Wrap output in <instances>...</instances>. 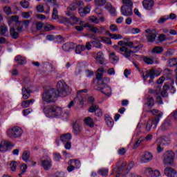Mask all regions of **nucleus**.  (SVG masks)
<instances>
[{
    "label": "nucleus",
    "instance_id": "c85d7f7f",
    "mask_svg": "<svg viewBox=\"0 0 177 177\" xmlns=\"http://www.w3.org/2000/svg\"><path fill=\"white\" fill-rule=\"evenodd\" d=\"M122 2L123 3L122 8L133 9V2H132V0H122Z\"/></svg>",
    "mask_w": 177,
    "mask_h": 177
},
{
    "label": "nucleus",
    "instance_id": "4c0bfd02",
    "mask_svg": "<svg viewBox=\"0 0 177 177\" xmlns=\"http://www.w3.org/2000/svg\"><path fill=\"white\" fill-rule=\"evenodd\" d=\"M106 34H108L110 37V38H111V39H122V36L120 34H111L110 33L109 31L106 32Z\"/></svg>",
    "mask_w": 177,
    "mask_h": 177
},
{
    "label": "nucleus",
    "instance_id": "f257e3e1",
    "mask_svg": "<svg viewBox=\"0 0 177 177\" xmlns=\"http://www.w3.org/2000/svg\"><path fill=\"white\" fill-rule=\"evenodd\" d=\"M41 109L44 114L48 118L54 117L56 118L60 117L63 113V109L56 105H47L41 106Z\"/></svg>",
    "mask_w": 177,
    "mask_h": 177
},
{
    "label": "nucleus",
    "instance_id": "f3484780",
    "mask_svg": "<svg viewBox=\"0 0 177 177\" xmlns=\"http://www.w3.org/2000/svg\"><path fill=\"white\" fill-rule=\"evenodd\" d=\"M164 174L167 177H177V171L171 167H166L164 169Z\"/></svg>",
    "mask_w": 177,
    "mask_h": 177
},
{
    "label": "nucleus",
    "instance_id": "5fc2aeb1",
    "mask_svg": "<svg viewBox=\"0 0 177 177\" xmlns=\"http://www.w3.org/2000/svg\"><path fill=\"white\" fill-rule=\"evenodd\" d=\"M20 5H21V6H22V8L27 9L30 6V3H28L26 0H23L20 2Z\"/></svg>",
    "mask_w": 177,
    "mask_h": 177
},
{
    "label": "nucleus",
    "instance_id": "20e7f679",
    "mask_svg": "<svg viewBox=\"0 0 177 177\" xmlns=\"http://www.w3.org/2000/svg\"><path fill=\"white\" fill-rule=\"evenodd\" d=\"M7 135L11 139H13V138L16 139L17 138H20V136L23 135V130L21 129V128L17 126H15L8 129Z\"/></svg>",
    "mask_w": 177,
    "mask_h": 177
},
{
    "label": "nucleus",
    "instance_id": "0eeeda50",
    "mask_svg": "<svg viewBox=\"0 0 177 177\" xmlns=\"http://www.w3.org/2000/svg\"><path fill=\"white\" fill-rule=\"evenodd\" d=\"M83 92L84 93H86L87 90L84 89V90L80 91L77 97L75 98L76 103H77V104H79L80 107H82L84 106V104L86 101V98H85V95L84 94H81Z\"/></svg>",
    "mask_w": 177,
    "mask_h": 177
},
{
    "label": "nucleus",
    "instance_id": "393cba45",
    "mask_svg": "<svg viewBox=\"0 0 177 177\" xmlns=\"http://www.w3.org/2000/svg\"><path fill=\"white\" fill-rule=\"evenodd\" d=\"M120 12L123 16H132L133 15V11L132 10V8H128L127 7H121Z\"/></svg>",
    "mask_w": 177,
    "mask_h": 177
},
{
    "label": "nucleus",
    "instance_id": "ddd939ff",
    "mask_svg": "<svg viewBox=\"0 0 177 177\" xmlns=\"http://www.w3.org/2000/svg\"><path fill=\"white\" fill-rule=\"evenodd\" d=\"M89 113H95L97 117H102L103 115V112L102 109L99 108V106L96 104H92L88 109Z\"/></svg>",
    "mask_w": 177,
    "mask_h": 177
},
{
    "label": "nucleus",
    "instance_id": "e2e57ef3",
    "mask_svg": "<svg viewBox=\"0 0 177 177\" xmlns=\"http://www.w3.org/2000/svg\"><path fill=\"white\" fill-rule=\"evenodd\" d=\"M109 30L112 32H115V31H118V27H117L115 24H111L109 27Z\"/></svg>",
    "mask_w": 177,
    "mask_h": 177
},
{
    "label": "nucleus",
    "instance_id": "aec40b11",
    "mask_svg": "<svg viewBox=\"0 0 177 177\" xmlns=\"http://www.w3.org/2000/svg\"><path fill=\"white\" fill-rule=\"evenodd\" d=\"M97 91H101L102 93L106 95V96H110L111 95V87L106 84L104 86H99Z\"/></svg>",
    "mask_w": 177,
    "mask_h": 177
},
{
    "label": "nucleus",
    "instance_id": "f704fd0d",
    "mask_svg": "<svg viewBox=\"0 0 177 177\" xmlns=\"http://www.w3.org/2000/svg\"><path fill=\"white\" fill-rule=\"evenodd\" d=\"M19 33L17 32L16 28H10V35H11L12 38H13V39H17V38H19Z\"/></svg>",
    "mask_w": 177,
    "mask_h": 177
},
{
    "label": "nucleus",
    "instance_id": "9b49d317",
    "mask_svg": "<svg viewBox=\"0 0 177 177\" xmlns=\"http://www.w3.org/2000/svg\"><path fill=\"white\" fill-rule=\"evenodd\" d=\"M144 174L149 177H158L160 175V171L153 170L151 167H146L144 170Z\"/></svg>",
    "mask_w": 177,
    "mask_h": 177
},
{
    "label": "nucleus",
    "instance_id": "7c9ffc66",
    "mask_svg": "<svg viewBox=\"0 0 177 177\" xmlns=\"http://www.w3.org/2000/svg\"><path fill=\"white\" fill-rule=\"evenodd\" d=\"M105 9H106L112 16H114L115 14V8L113 7L110 3H107L106 4Z\"/></svg>",
    "mask_w": 177,
    "mask_h": 177
},
{
    "label": "nucleus",
    "instance_id": "a211bd4d",
    "mask_svg": "<svg viewBox=\"0 0 177 177\" xmlns=\"http://www.w3.org/2000/svg\"><path fill=\"white\" fill-rule=\"evenodd\" d=\"M96 63H98L99 64L104 65L106 64V58H104V55L103 54V52L100 51L97 53L96 56L95 57Z\"/></svg>",
    "mask_w": 177,
    "mask_h": 177
},
{
    "label": "nucleus",
    "instance_id": "473e14b6",
    "mask_svg": "<svg viewBox=\"0 0 177 177\" xmlns=\"http://www.w3.org/2000/svg\"><path fill=\"white\" fill-rule=\"evenodd\" d=\"M109 59L113 64H115L120 60L118 56L115 55V53H111L109 55Z\"/></svg>",
    "mask_w": 177,
    "mask_h": 177
},
{
    "label": "nucleus",
    "instance_id": "b1692460",
    "mask_svg": "<svg viewBox=\"0 0 177 177\" xmlns=\"http://www.w3.org/2000/svg\"><path fill=\"white\" fill-rule=\"evenodd\" d=\"M142 5L145 9L147 10H151L153 6H154V1L153 0H144L142 1Z\"/></svg>",
    "mask_w": 177,
    "mask_h": 177
},
{
    "label": "nucleus",
    "instance_id": "de8ad7c7",
    "mask_svg": "<svg viewBox=\"0 0 177 177\" xmlns=\"http://www.w3.org/2000/svg\"><path fill=\"white\" fill-rule=\"evenodd\" d=\"M168 64L169 67H174V66H177V58H173L168 60Z\"/></svg>",
    "mask_w": 177,
    "mask_h": 177
},
{
    "label": "nucleus",
    "instance_id": "c03bdc74",
    "mask_svg": "<svg viewBox=\"0 0 177 177\" xmlns=\"http://www.w3.org/2000/svg\"><path fill=\"white\" fill-rule=\"evenodd\" d=\"M68 164H75L77 168H80L81 167V161H80V160H75V159L70 160Z\"/></svg>",
    "mask_w": 177,
    "mask_h": 177
},
{
    "label": "nucleus",
    "instance_id": "69168bd1",
    "mask_svg": "<svg viewBox=\"0 0 177 177\" xmlns=\"http://www.w3.org/2000/svg\"><path fill=\"white\" fill-rule=\"evenodd\" d=\"M55 28V27L50 24H47L45 27H44V30L45 31H52V30H53Z\"/></svg>",
    "mask_w": 177,
    "mask_h": 177
},
{
    "label": "nucleus",
    "instance_id": "680f3d73",
    "mask_svg": "<svg viewBox=\"0 0 177 177\" xmlns=\"http://www.w3.org/2000/svg\"><path fill=\"white\" fill-rule=\"evenodd\" d=\"M90 21L95 23V24H99V19H97L95 16H91L89 17Z\"/></svg>",
    "mask_w": 177,
    "mask_h": 177
},
{
    "label": "nucleus",
    "instance_id": "c9c22d12",
    "mask_svg": "<svg viewBox=\"0 0 177 177\" xmlns=\"http://www.w3.org/2000/svg\"><path fill=\"white\" fill-rule=\"evenodd\" d=\"M105 122L109 128H111L114 125V120H113V118L109 115L105 116Z\"/></svg>",
    "mask_w": 177,
    "mask_h": 177
},
{
    "label": "nucleus",
    "instance_id": "4468645a",
    "mask_svg": "<svg viewBox=\"0 0 177 177\" xmlns=\"http://www.w3.org/2000/svg\"><path fill=\"white\" fill-rule=\"evenodd\" d=\"M41 165L45 171H48L52 168V160L48 156H46L41 160Z\"/></svg>",
    "mask_w": 177,
    "mask_h": 177
},
{
    "label": "nucleus",
    "instance_id": "a19ab883",
    "mask_svg": "<svg viewBox=\"0 0 177 177\" xmlns=\"http://www.w3.org/2000/svg\"><path fill=\"white\" fill-rule=\"evenodd\" d=\"M30 156H31V153H30V151H25L23 152L22 153V160H24V161H28V159L30 158Z\"/></svg>",
    "mask_w": 177,
    "mask_h": 177
},
{
    "label": "nucleus",
    "instance_id": "9d476101",
    "mask_svg": "<svg viewBox=\"0 0 177 177\" xmlns=\"http://www.w3.org/2000/svg\"><path fill=\"white\" fill-rule=\"evenodd\" d=\"M150 113H151L153 115H155V118L153 120V123L155 124V128H156V126L158 125V123L160 122V120L162 117V112L157 109H153L150 111Z\"/></svg>",
    "mask_w": 177,
    "mask_h": 177
},
{
    "label": "nucleus",
    "instance_id": "412c9836",
    "mask_svg": "<svg viewBox=\"0 0 177 177\" xmlns=\"http://www.w3.org/2000/svg\"><path fill=\"white\" fill-rule=\"evenodd\" d=\"M75 48V44L73 42H67L62 45V50L64 52H71Z\"/></svg>",
    "mask_w": 177,
    "mask_h": 177
},
{
    "label": "nucleus",
    "instance_id": "ea45409f",
    "mask_svg": "<svg viewBox=\"0 0 177 177\" xmlns=\"http://www.w3.org/2000/svg\"><path fill=\"white\" fill-rule=\"evenodd\" d=\"M147 105L149 109H152L153 106H154V98H153V97H147Z\"/></svg>",
    "mask_w": 177,
    "mask_h": 177
},
{
    "label": "nucleus",
    "instance_id": "338daca9",
    "mask_svg": "<svg viewBox=\"0 0 177 177\" xmlns=\"http://www.w3.org/2000/svg\"><path fill=\"white\" fill-rule=\"evenodd\" d=\"M36 9L38 12H39V13H43V12H44V10H45V8H44V6H42V5H38L36 7Z\"/></svg>",
    "mask_w": 177,
    "mask_h": 177
},
{
    "label": "nucleus",
    "instance_id": "603ef678",
    "mask_svg": "<svg viewBox=\"0 0 177 177\" xmlns=\"http://www.w3.org/2000/svg\"><path fill=\"white\" fill-rule=\"evenodd\" d=\"M101 41L104 42V44H108V45H111L112 42L110 38L109 37H100Z\"/></svg>",
    "mask_w": 177,
    "mask_h": 177
},
{
    "label": "nucleus",
    "instance_id": "423d86ee",
    "mask_svg": "<svg viewBox=\"0 0 177 177\" xmlns=\"http://www.w3.org/2000/svg\"><path fill=\"white\" fill-rule=\"evenodd\" d=\"M61 142L64 145L66 150L71 149V133H64L60 136Z\"/></svg>",
    "mask_w": 177,
    "mask_h": 177
},
{
    "label": "nucleus",
    "instance_id": "13d9d810",
    "mask_svg": "<svg viewBox=\"0 0 177 177\" xmlns=\"http://www.w3.org/2000/svg\"><path fill=\"white\" fill-rule=\"evenodd\" d=\"M21 174H19V176H21L23 174H25V172L27 171V165L26 164H22L21 166Z\"/></svg>",
    "mask_w": 177,
    "mask_h": 177
},
{
    "label": "nucleus",
    "instance_id": "37998d69",
    "mask_svg": "<svg viewBox=\"0 0 177 177\" xmlns=\"http://www.w3.org/2000/svg\"><path fill=\"white\" fill-rule=\"evenodd\" d=\"M91 44H92L93 48H97V49H102V48H103V44L99 41H91Z\"/></svg>",
    "mask_w": 177,
    "mask_h": 177
},
{
    "label": "nucleus",
    "instance_id": "774afa93",
    "mask_svg": "<svg viewBox=\"0 0 177 177\" xmlns=\"http://www.w3.org/2000/svg\"><path fill=\"white\" fill-rule=\"evenodd\" d=\"M131 34H139L140 32V29L138 28H134L131 30Z\"/></svg>",
    "mask_w": 177,
    "mask_h": 177
},
{
    "label": "nucleus",
    "instance_id": "a878e982",
    "mask_svg": "<svg viewBox=\"0 0 177 177\" xmlns=\"http://www.w3.org/2000/svg\"><path fill=\"white\" fill-rule=\"evenodd\" d=\"M22 97L24 100H27L30 96H31V90L28 87H23L22 89Z\"/></svg>",
    "mask_w": 177,
    "mask_h": 177
},
{
    "label": "nucleus",
    "instance_id": "58836bf2",
    "mask_svg": "<svg viewBox=\"0 0 177 177\" xmlns=\"http://www.w3.org/2000/svg\"><path fill=\"white\" fill-rule=\"evenodd\" d=\"M34 102H35V100H34L32 99L29 100H25V101L22 102L21 106L24 109H27V107H29L30 104L31 103H34Z\"/></svg>",
    "mask_w": 177,
    "mask_h": 177
},
{
    "label": "nucleus",
    "instance_id": "c756f323",
    "mask_svg": "<svg viewBox=\"0 0 177 177\" xmlns=\"http://www.w3.org/2000/svg\"><path fill=\"white\" fill-rule=\"evenodd\" d=\"M15 62L17 63V64H26V63H27V61L26 60V58H24V57H22L21 55H17L15 57Z\"/></svg>",
    "mask_w": 177,
    "mask_h": 177
},
{
    "label": "nucleus",
    "instance_id": "2f4dec72",
    "mask_svg": "<svg viewBox=\"0 0 177 177\" xmlns=\"http://www.w3.org/2000/svg\"><path fill=\"white\" fill-rule=\"evenodd\" d=\"M163 52L164 48L161 46H155L151 50L153 55H160V53H162Z\"/></svg>",
    "mask_w": 177,
    "mask_h": 177
},
{
    "label": "nucleus",
    "instance_id": "a18cd8bd",
    "mask_svg": "<svg viewBox=\"0 0 177 177\" xmlns=\"http://www.w3.org/2000/svg\"><path fill=\"white\" fill-rule=\"evenodd\" d=\"M99 175H101V176H107L109 175V169H100L98 170Z\"/></svg>",
    "mask_w": 177,
    "mask_h": 177
},
{
    "label": "nucleus",
    "instance_id": "bb28decb",
    "mask_svg": "<svg viewBox=\"0 0 177 177\" xmlns=\"http://www.w3.org/2000/svg\"><path fill=\"white\" fill-rule=\"evenodd\" d=\"M169 128H171V120H165L160 127L161 131H168Z\"/></svg>",
    "mask_w": 177,
    "mask_h": 177
},
{
    "label": "nucleus",
    "instance_id": "49530a36",
    "mask_svg": "<svg viewBox=\"0 0 177 177\" xmlns=\"http://www.w3.org/2000/svg\"><path fill=\"white\" fill-rule=\"evenodd\" d=\"M52 19H53V20H57V19H59V14L56 8H54L53 10Z\"/></svg>",
    "mask_w": 177,
    "mask_h": 177
},
{
    "label": "nucleus",
    "instance_id": "1a4fd4ad",
    "mask_svg": "<svg viewBox=\"0 0 177 177\" xmlns=\"http://www.w3.org/2000/svg\"><path fill=\"white\" fill-rule=\"evenodd\" d=\"M115 50L118 51V53L124 52L123 55L127 59H129V57H131V54L133 53V51L128 49L126 46L118 47V46H115Z\"/></svg>",
    "mask_w": 177,
    "mask_h": 177
},
{
    "label": "nucleus",
    "instance_id": "bf43d9fd",
    "mask_svg": "<svg viewBox=\"0 0 177 177\" xmlns=\"http://www.w3.org/2000/svg\"><path fill=\"white\" fill-rule=\"evenodd\" d=\"M95 1L98 6H103L107 2V0H95Z\"/></svg>",
    "mask_w": 177,
    "mask_h": 177
},
{
    "label": "nucleus",
    "instance_id": "6e6d98bb",
    "mask_svg": "<svg viewBox=\"0 0 177 177\" xmlns=\"http://www.w3.org/2000/svg\"><path fill=\"white\" fill-rule=\"evenodd\" d=\"M156 143H159V144H160L162 146H165V145H168L167 141L165 140L164 138L158 139V140H156Z\"/></svg>",
    "mask_w": 177,
    "mask_h": 177
},
{
    "label": "nucleus",
    "instance_id": "864d4df0",
    "mask_svg": "<svg viewBox=\"0 0 177 177\" xmlns=\"http://www.w3.org/2000/svg\"><path fill=\"white\" fill-rule=\"evenodd\" d=\"M143 140V138H140L133 145V149H138L139 147V145H140L142 143Z\"/></svg>",
    "mask_w": 177,
    "mask_h": 177
},
{
    "label": "nucleus",
    "instance_id": "5701e85b",
    "mask_svg": "<svg viewBox=\"0 0 177 177\" xmlns=\"http://www.w3.org/2000/svg\"><path fill=\"white\" fill-rule=\"evenodd\" d=\"M15 146L13 144H12L9 141H4V145H2V144L0 145V151H8L9 149Z\"/></svg>",
    "mask_w": 177,
    "mask_h": 177
},
{
    "label": "nucleus",
    "instance_id": "f8f14e48",
    "mask_svg": "<svg viewBox=\"0 0 177 177\" xmlns=\"http://www.w3.org/2000/svg\"><path fill=\"white\" fill-rule=\"evenodd\" d=\"M145 32L149 34L147 36V39L149 42H154V41H156V38L157 37V32L156 31V29H147L145 30Z\"/></svg>",
    "mask_w": 177,
    "mask_h": 177
},
{
    "label": "nucleus",
    "instance_id": "72a5a7b5",
    "mask_svg": "<svg viewBox=\"0 0 177 177\" xmlns=\"http://www.w3.org/2000/svg\"><path fill=\"white\" fill-rule=\"evenodd\" d=\"M84 124L90 128H93L95 127V122H93V120L91 118V117H87L84 119Z\"/></svg>",
    "mask_w": 177,
    "mask_h": 177
},
{
    "label": "nucleus",
    "instance_id": "79ce46f5",
    "mask_svg": "<svg viewBox=\"0 0 177 177\" xmlns=\"http://www.w3.org/2000/svg\"><path fill=\"white\" fill-rule=\"evenodd\" d=\"M75 50V53H77V55H80V53H82V52H84V50H85V46L82 45H77Z\"/></svg>",
    "mask_w": 177,
    "mask_h": 177
},
{
    "label": "nucleus",
    "instance_id": "6e6552de",
    "mask_svg": "<svg viewBox=\"0 0 177 177\" xmlns=\"http://www.w3.org/2000/svg\"><path fill=\"white\" fill-rule=\"evenodd\" d=\"M84 27H88L89 31H91V32H93L94 34H103V32L106 31V28L104 27L101 26L100 28H97L91 24H86Z\"/></svg>",
    "mask_w": 177,
    "mask_h": 177
},
{
    "label": "nucleus",
    "instance_id": "cd10ccee",
    "mask_svg": "<svg viewBox=\"0 0 177 177\" xmlns=\"http://www.w3.org/2000/svg\"><path fill=\"white\" fill-rule=\"evenodd\" d=\"M73 133L74 135H80L81 133L82 129H81V125L80 124L75 122L73 125Z\"/></svg>",
    "mask_w": 177,
    "mask_h": 177
},
{
    "label": "nucleus",
    "instance_id": "0e129e2a",
    "mask_svg": "<svg viewBox=\"0 0 177 177\" xmlns=\"http://www.w3.org/2000/svg\"><path fill=\"white\" fill-rule=\"evenodd\" d=\"M62 159V155L59 153H54V160L55 161H60Z\"/></svg>",
    "mask_w": 177,
    "mask_h": 177
},
{
    "label": "nucleus",
    "instance_id": "f03ea898",
    "mask_svg": "<svg viewBox=\"0 0 177 177\" xmlns=\"http://www.w3.org/2000/svg\"><path fill=\"white\" fill-rule=\"evenodd\" d=\"M57 90L56 88H50L46 90L41 95V99L43 102L46 103H55L56 102V98L57 97Z\"/></svg>",
    "mask_w": 177,
    "mask_h": 177
},
{
    "label": "nucleus",
    "instance_id": "4d7b16f0",
    "mask_svg": "<svg viewBox=\"0 0 177 177\" xmlns=\"http://www.w3.org/2000/svg\"><path fill=\"white\" fill-rule=\"evenodd\" d=\"M156 150L158 153H162V151H164V147H162L163 145H161V144H159V142H156Z\"/></svg>",
    "mask_w": 177,
    "mask_h": 177
},
{
    "label": "nucleus",
    "instance_id": "39448f33",
    "mask_svg": "<svg viewBox=\"0 0 177 177\" xmlns=\"http://www.w3.org/2000/svg\"><path fill=\"white\" fill-rule=\"evenodd\" d=\"M174 158H175V153L172 151H167L163 153L162 161L166 165H172Z\"/></svg>",
    "mask_w": 177,
    "mask_h": 177
},
{
    "label": "nucleus",
    "instance_id": "7ed1b4c3",
    "mask_svg": "<svg viewBox=\"0 0 177 177\" xmlns=\"http://www.w3.org/2000/svg\"><path fill=\"white\" fill-rule=\"evenodd\" d=\"M57 94L61 97H66L69 93H71V89L63 80H60L57 83Z\"/></svg>",
    "mask_w": 177,
    "mask_h": 177
},
{
    "label": "nucleus",
    "instance_id": "3c124183",
    "mask_svg": "<svg viewBox=\"0 0 177 177\" xmlns=\"http://www.w3.org/2000/svg\"><path fill=\"white\" fill-rule=\"evenodd\" d=\"M10 167L11 171L15 172V171H16V167H17V162L15 160L12 161L11 163L10 164Z\"/></svg>",
    "mask_w": 177,
    "mask_h": 177
},
{
    "label": "nucleus",
    "instance_id": "09e8293b",
    "mask_svg": "<svg viewBox=\"0 0 177 177\" xmlns=\"http://www.w3.org/2000/svg\"><path fill=\"white\" fill-rule=\"evenodd\" d=\"M6 31H8V27H6V26H0V35H5V34H6Z\"/></svg>",
    "mask_w": 177,
    "mask_h": 177
},
{
    "label": "nucleus",
    "instance_id": "6ab92c4d",
    "mask_svg": "<svg viewBox=\"0 0 177 177\" xmlns=\"http://www.w3.org/2000/svg\"><path fill=\"white\" fill-rule=\"evenodd\" d=\"M153 160V153L149 151H145L141 156V162H149Z\"/></svg>",
    "mask_w": 177,
    "mask_h": 177
},
{
    "label": "nucleus",
    "instance_id": "2eb2a0df",
    "mask_svg": "<svg viewBox=\"0 0 177 177\" xmlns=\"http://www.w3.org/2000/svg\"><path fill=\"white\" fill-rule=\"evenodd\" d=\"M142 77L144 80H147L150 78L149 82H153V80L156 77V71L151 69L149 71H147L145 73H142Z\"/></svg>",
    "mask_w": 177,
    "mask_h": 177
},
{
    "label": "nucleus",
    "instance_id": "4be33fe9",
    "mask_svg": "<svg viewBox=\"0 0 177 177\" xmlns=\"http://www.w3.org/2000/svg\"><path fill=\"white\" fill-rule=\"evenodd\" d=\"M79 15L82 17H84L91 12V8H89V6H87L84 8V6H80L78 9Z\"/></svg>",
    "mask_w": 177,
    "mask_h": 177
},
{
    "label": "nucleus",
    "instance_id": "052dcab7",
    "mask_svg": "<svg viewBox=\"0 0 177 177\" xmlns=\"http://www.w3.org/2000/svg\"><path fill=\"white\" fill-rule=\"evenodd\" d=\"M71 20H72L74 24H78V23H80V19L75 15L71 17Z\"/></svg>",
    "mask_w": 177,
    "mask_h": 177
},
{
    "label": "nucleus",
    "instance_id": "e433bc0d",
    "mask_svg": "<svg viewBox=\"0 0 177 177\" xmlns=\"http://www.w3.org/2000/svg\"><path fill=\"white\" fill-rule=\"evenodd\" d=\"M145 128H146L147 131H150V129H151V128H153V129H156L157 125L156 126L154 124V123L153 122V120H149L148 122L147 123V126Z\"/></svg>",
    "mask_w": 177,
    "mask_h": 177
},
{
    "label": "nucleus",
    "instance_id": "dca6fc26",
    "mask_svg": "<svg viewBox=\"0 0 177 177\" xmlns=\"http://www.w3.org/2000/svg\"><path fill=\"white\" fill-rule=\"evenodd\" d=\"M80 6H85V3L84 1H77L73 3H71L68 7V10H71L72 12H74V10H77V9H80Z\"/></svg>",
    "mask_w": 177,
    "mask_h": 177
},
{
    "label": "nucleus",
    "instance_id": "8fccbe9b",
    "mask_svg": "<svg viewBox=\"0 0 177 177\" xmlns=\"http://www.w3.org/2000/svg\"><path fill=\"white\" fill-rule=\"evenodd\" d=\"M143 60L146 64H153L154 60L149 57H145Z\"/></svg>",
    "mask_w": 177,
    "mask_h": 177
}]
</instances>
